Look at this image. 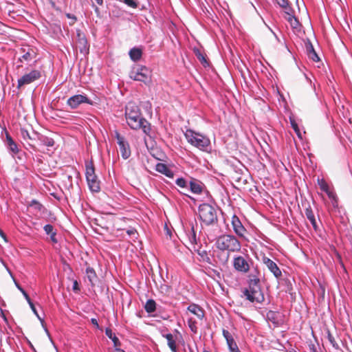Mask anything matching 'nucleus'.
<instances>
[{"instance_id":"nucleus-1","label":"nucleus","mask_w":352,"mask_h":352,"mask_svg":"<svg viewBox=\"0 0 352 352\" xmlns=\"http://www.w3.org/2000/svg\"><path fill=\"white\" fill-rule=\"evenodd\" d=\"M125 117L128 125L135 130L142 129L143 132L149 135L151 131L150 123L142 117L139 107L133 102H129L126 106Z\"/></svg>"},{"instance_id":"nucleus-2","label":"nucleus","mask_w":352,"mask_h":352,"mask_svg":"<svg viewBox=\"0 0 352 352\" xmlns=\"http://www.w3.org/2000/svg\"><path fill=\"white\" fill-rule=\"evenodd\" d=\"M249 277L248 287L244 289L243 295L251 302L261 303L263 302L265 297L260 285V279L252 274Z\"/></svg>"},{"instance_id":"nucleus-3","label":"nucleus","mask_w":352,"mask_h":352,"mask_svg":"<svg viewBox=\"0 0 352 352\" xmlns=\"http://www.w3.org/2000/svg\"><path fill=\"white\" fill-rule=\"evenodd\" d=\"M215 246L221 251H228V252H239L241 248L240 241L232 234L219 236L216 240Z\"/></svg>"},{"instance_id":"nucleus-4","label":"nucleus","mask_w":352,"mask_h":352,"mask_svg":"<svg viewBox=\"0 0 352 352\" xmlns=\"http://www.w3.org/2000/svg\"><path fill=\"white\" fill-rule=\"evenodd\" d=\"M184 136L189 144L200 150L207 151L208 147H210V141L209 138L201 133L191 129H187Z\"/></svg>"},{"instance_id":"nucleus-5","label":"nucleus","mask_w":352,"mask_h":352,"mask_svg":"<svg viewBox=\"0 0 352 352\" xmlns=\"http://www.w3.org/2000/svg\"><path fill=\"white\" fill-rule=\"evenodd\" d=\"M199 216L200 219L206 226L212 225L217 222L216 209L208 204H202L199 207Z\"/></svg>"},{"instance_id":"nucleus-6","label":"nucleus","mask_w":352,"mask_h":352,"mask_svg":"<svg viewBox=\"0 0 352 352\" xmlns=\"http://www.w3.org/2000/svg\"><path fill=\"white\" fill-rule=\"evenodd\" d=\"M130 78L134 80L140 81L146 85L151 83V71L145 66H141L134 68L129 75Z\"/></svg>"},{"instance_id":"nucleus-7","label":"nucleus","mask_w":352,"mask_h":352,"mask_svg":"<svg viewBox=\"0 0 352 352\" xmlns=\"http://www.w3.org/2000/svg\"><path fill=\"white\" fill-rule=\"evenodd\" d=\"M41 77V73L38 70H32L30 72L24 74L18 80V88L25 85H29Z\"/></svg>"},{"instance_id":"nucleus-8","label":"nucleus","mask_w":352,"mask_h":352,"mask_svg":"<svg viewBox=\"0 0 352 352\" xmlns=\"http://www.w3.org/2000/svg\"><path fill=\"white\" fill-rule=\"evenodd\" d=\"M116 138L119 145L121 155L124 159H127L131 155V149L128 142L118 131H116Z\"/></svg>"},{"instance_id":"nucleus-9","label":"nucleus","mask_w":352,"mask_h":352,"mask_svg":"<svg viewBox=\"0 0 352 352\" xmlns=\"http://www.w3.org/2000/svg\"><path fill=\"white\" fill-rule=\"evenodd\" d=\"M233 267L239 272L247 273L250 269V261L242 256H235L233 260Z\"/></svg>"},{"instance_id":"nucleus-10","label":"nucleus","mask_w":352,"mask_h":352,"mask_svg":"<svg viewBox=\"0 0 352 352\" xmlns=\"http://www.w3.org/2000/svg\"><path fill=\"white\" fill-rule=\"evenodd\" d=\"M6 142L7 146L12 153L13 157L17 156V158L21 160L24 153L19 148L17 144L14 141L8 132L6 133Z\"/></svg>"},{"instance_id":"nucleus-11","label":"nucleus","mask_w":352,"mask_h":352,"mask_svg":"<svg viewBox=\"0 0 352 352\" xmlns=\"http://www.w3.org/2000/svg\"><path fill=\"white\" fill-rule=\"evenodd\" d=\"M82 103L91 104V102L86 96L81 94L73 96L67 101V104L72 109H76Z\"/></svg>"},{"instance_id":"nucleus-12","label":"nucleus","mask_w":352,"mask_h":352,"mask_svg":"<svg viewBox=\"0 0 352 352\" xmlns=\"http://www.w3.org/2000/svg\"><path fill=\"white\" fill-rule=\"evenodd\" d=\"M262 261L276 278H280L282 272L275 262L267 256H263Z\"/></svg>"},{"instance_id":"nucleus-13","label":"nucleus","mask_w":352,"mask_h":352,"mask_svg":"<svg viewBox=\"0 0 352 352\" xmlns=\"http://www.w3.org/2000/svg\"><path fill=\"white\" fill-rule=\"evenodd\" d=\"M232 226L234 232L239 237H245L246 229L244 228L239 218L236 215H233L232 218Z\"/></svg>"},{"instance_id":"nucleus-14","label":"nucleus","mask_w":352,"mask_h":352,"mask_svg":"<svg viewBox=\"0 0 352 352\" xmlns=\"http://www.w3.org/2000/svg\"><path fill=\"white\" fill-rule=\"evenodd\" d=\"M223 336L226 340V342L230 352H241L232 334L226 329H223Z\"/></svg>"},{"instance_id":"nucleus-15","label":"nucleus","mask_w":352,"mask_h":352,"mask_svg":"<svg viewBox=\"0 0 352 352\" xmlns=\"http://www.w3.org/2000/svg\"><path fill=\"white\" fill-rule=\"evenodd\" d=\"M267 319L272 322L276 326H279L283 324V321L281 318V315L278 311H269L266 315Z\"/></svg>"},{"instance_id":"nucleus-16","label":"nucleus","mask_w":352,"mask_h":352,"mask_svg":"<svg viewBox=\"0 0 352 352\" xmlns=\"http://www.w3.org/2000/svg\"><path fill=\"white\" fill-rule=\"evenodd\" d=\"M90 190L93 192H99L100 190V181L96 175H91L86 178Z\"/></svg>"},{"instance_id":"nucleus-17","label":"nucleus","mask_w":352,"mask_h":352,"mask_svg":"<svg viewBox=\"0 0 352 352\" xmlns=\"http://www.w3.org/2000/svg\"><path fill=\"white\" fill-rule=\"evenodd\" d=\"M21 50H23L24 54L19 58L21 62H30L36 58V54L34 50L28 47L27 50L25 48H22Z\"/></svg>"},{"instance_id":"nucleus-18","label":"nucleus","mask_w":352,"mask_h":352,"mask_svg":"<svg viewBox=\"0 0 352 352\" xmlns=\"http://www.w3.org/2000/svg\"><path fill=\"white\" fill-rule=\"evenodd\" d=\"M21 134L22 136L23 140L31 147L33 148H35V146L33 144V142L35 140V133H33V135L30 134V133L27 131L26 129H21Z\"/></svg>"},{"instance_id":"nucleus-19","label":"nucleus","mask_w":352,"mask_h":352,"mask_svg":"<svg viewBox=\"0 0 352 352\" xmlns=\"http://www.w3.org/2000/svg\"><path fill=\"white\" fill-rule=\"evenodd\" d=\"M155 170L157 172L165 175L166 177H168L169 178H173V176H174L173 172L165 164L157 163L156 165Z\"/></svg>"},{"instance_id":"nucleus-20","label":"nucleus","mask_w":352,"mask_h":352,"mask_svg":"<svg viewBox=\"0 0 352 352\" xmlns=\"http://www.w3.org/2000/svg\"><path fill=\"white\" fill-rule=\"evenodd\" d=\"M204 187V184L198 180L192 179L190 182V190L195 194H201L203 191Z\"/></svg>"},{"instance_id":"nucleus-21","label":"nucleus","mask_w":352,"mask_h":352,"mask_svg":"<svg viewBox=\"0 0 352 352\" xmlns=\"http://www.w3.org/2000/svg\"><path fill=\"white\" fill-rule=\"evenodd\" d=\"M305 46H306L307 54L309 58L315 62L319 61L320 58H319L317 53L316 52V51L314 48V46L311 44V43L310 42V41H307V42L305 43Z\"/></svg>"},{"instance_id":"nucleus-22","label":"nucleus","mask_w":352,"mask_h":352,"mask_svg":"<svg viewBox=\"0 0 352 352\" xmlns=\"http://www.w3.org/2000/svg\"><path fill=\"white\" fill-rule=\"evenodd\" d=\"M188 310L192 314L195 315L199 319L202 320L204 317V311L197 305L192 304L188 307Z\"/></svg>"},{"instance_id":"nucleus-23","label":"nucleus","mask_w":352,"mask_h":352,"mask_svg":"<svg viewBox=\"0 0 352 352\" xmlns=\"http://www.w3.org/2000/svg\"><path fill=\"white\" fill-rule=\"evenodd\" d=\"M285 17L293 29L297 30H300V23L298 19L294 16V11L286 14Z\"/></svg>"},{"instance_id":"nucleus-24","label":"nucleus","mask_w":352,"mask_h":352,"mask_svg":"<svg viewBox=\"0 0 352 352\" xmlns=\"http://www.w3.org/2000/svg\"><path fill=\"white\" fill-rule=\"evenodd\" d=\"M167 340V344L172 352H177V346L176 344V337L171 333H167L164 336Z\"/></svg>"},{"instance_id":"nucleus-25","label":"nucleus","mask_w":352,"mask_h":352,"mask_svg":"<svg viewBox=\"0 0 352 352\" xmlns=\"http://www.w3.org/2000/svg\"><path fill=\"white\" fill-rule=\"evenodd\" d=\"M86 274L91 286H94L98 280V276L95 270L92 267H88L86 269Z\"/></svg>"},{"instance_id":"nucleus-26","label":"nucleus","mask_w":352,"mask_h":352,"mask_svg":"<svg viewBox=\"0 0 352 352\" xmlns=\"http://www.w3.org/2000/svg\"><path fill=\"white\" fill-rule=\"evenodd\" d=\"M131 59L133 61H138L142 56V50L138 47H133L129 52Z\"/></svg>"},{"instance_id":"nucleus-27","label":"nucleus","mask_w":352,"mask_h":352,"mask_svg":"<svg viewBox=\"0 0 352 352\" xmlns=\"http://www.w3.org/2000/svg\"><path fill=\"white\" fill-rule=\"evenodd\" d=\"M193 52L197 58L205 67L209 66V63L207 60L205 54L201 52V50L198 48H194Z\"/></svg>"},{"instance_id":"nucleus-28","label":"nucleus","mask_w":352,"mask_h":352,"mask_svg":"<svg viewBox=\"0 0 352 352\" xmlns=\"http://www.w3.org/2000/svg\"><path fill=\"white\" fill-rule=\"evenodd\" d=\"M276 3L284 10L285 15L293 11L288 0H275Z\"/></svg>"},{"instance_id":"nucleus-29","label":"nucleus","mask_w":352,"mask_h":352,"mask_svg":"<svg viewBox=\"0 0 352 352\" xmlns=\"http://www.w3.org/2000/svg\"><path fill=\"white\" fill-rule=\"evenodd\" d=\"M105 334L109 339H111L113 341L114 346H120L121 343L119 339L112 332V330L110 328L106 329Z\"/></svg>"},{"instance_id":"nucleus-30","label":"nucleus","mask_w":352,"mask_h":352,"mask_svg":"<svg viewBox=\"0 0 352 352\" xmlns=\"http://www.w3.org/2000/svg\"><path fill=\"white\" fill-rule=\"evenodd\" d=\"M144 309L147 313H152L156 309V302L153 299H149L146 301Z\"/></svg>"},{"instance_id":"nucleus-31","label":"nucleus","mask_w":352,"mask_h":352,"mask_svg":"<svg viewBox=\"0 0 352 352\" xmlns=\"http://www.w3.org/2000/svg\"><path fill=\"white\" fill-rule=\"evenodd\" d=\"M327 338L329 342L331 344L333 348L336 349H340V345L338 342H337L336 338H339L338 336L336 338L328 330L327 331Z\"/></svg>"},{"instance_id":"nucleus-32","label":"nucleus","mask_w":352,"mask_h":352,"mask_svg":"<svg viewBox=\"0 0 352 352\" xmlns=\"http://www.w3.org/2000/svg\"><path fill=\"white\" fill-rule=\"evenodd\" d=\"M39 140L41 142V144L46 146H53L54 144V140L47 136L41 135L39 137Z\"/></svg>"},{"instance_id":"nucleus-33","label":"nucleus","mask_w":352,"mask_h":352,"mask_svg":"<svg viewBox=\"0 0 352 352\" xmlns=\"http://www.w3.org/2000/svg\"><path fill=\"white\" fill-rule=\"evenodd\" d=\"M28 206L36 212H41L43 209V205L35 199L31 201Z\"/></svg>"},{"instance_id":"nucleus-34","label":"nucleus","mask_w":352,"mask_h":352,"mask_svg":"<svg viewBox=\"0 0 352 352\" xmlns=\"http://www.w3.org/2000/svg\"><path fill=\"white\" fill-rule=\"evenodd\" d=\"M326 193L327 194L329 198L331 199L333 206H337L338 203V198L336 192L329 189L327 192H326Z\"/></svg>"},{"instance_id":"nucleus-35","label":"nucleus","mask_w":352,"mask_h":352,"mask_svg":"<svg viewBox=\"0 0 352 352\" xmlns=\"http://www.w3.org/2000/svg\"><path fill=\"white\" fill-rule=\"evenodd\" d=\"M290 124L292 127V129L294 130L295 133L298 135V138H302V135L300 131V129L298 128V124L295 121L294 119L290 118Z\"/></svg>"},{"instance_id":"nucleus-36","label":"nucleus","mask_w":352,"mask_h":352,"mask_svg":"<svg viewBox=\"0 0 352 352\" xmlns=\"http://www.w3.org/2000/svg\"><path fill=\"white\" fill-rule=\"evenodd\" d=\"M318 183L321 190L326 192L330 189L328 184L325 182V180L318 179Z\"/></svg>"},{"instance_id":"nucleus-37","label":"nucleus","mask_w":352,"mask_h":352,"mask_svg":"<svg viewBox=\"0 0 352 352\" xmlns=\"http://www.w3.org/2000/svg\"><path fill=\"white\" fill-rule=\"evenodd\" d=\"M95 174V169L92 164H87L86 166V178L91 176L94 175Z\"/></svg>"},{"instance_id":"nucleus-38","label":"nucleus","mask_w":352,"mask_h":352,"mask_svg":"<svg viewBox=\"0 0 352 352\" xmlns=\"http://www.w3.org/2000/svg\"><path fill=\"white\" fill-rule=\"evenodd\" d=\"M189 240L192 245L197 244L196 234L194 231L193 227H192V228H191V232H190V235L189 236Z\"/></svg>"},{"instance_id":"nucleus-39","label":"nucleus","mask_w":352,"mask_h":352,"mask_svg":"<svg viewBox=\"0 0 352 352\" xmlns=\"http://www.w3.org/2000/svg\"><path fill=\"white\" fill-rule=\"evenodd\" d=\"M176 184L178 186L181 188H186L187 187V182L185 179L183 177H180L176 179Z\"/></svg>"},{"instance_id":"nucleus-40","label":"nucleus","mask_w":352,"mask_h":352,"mask_svg":"<svg viewBox=\"0 0 352 352\" xmlns=\"http://www.w3.org/2000/svg\"><path fill=\"white\" fill-rule=\"evenodd\" d=\"M305 215L308 219L315 217L314 212L310 206L305 209Z\"/></svg>"},{"instance_id":"nucleus-41","label":"nucleus","mask_w":352,"mask_h":352,"mask_svg":"<svg viewBox=\"0 0 352 352\" xmlns=\"http://www.w3.org/2000/svg\"><path fill=\"white\" fill-rule=\"evenodd\" d=\"M128 6L132 8H136L138 7V4L134 1V0H121Z\"/></svg>"},{"instance_id":"nucleus-42","label":"nucleus","mask_w":352,"mask_h":352,"mask_svg":"<svg viewBox=\"0 0 352 352\" xmlns=\"http://www.w3.org/2000/svg\"><path fill=\"white\" fill-rule=\"evenodd\" d=\"M126 233L129 236H132L135 239H137V237L138 236V233L137 230L133 228L126 230Z\"/></svg>"},{"instance_id":"nucleus-43","label":"nucleus","mask_w":352,"mask_h":352,"mask_svg":"<svg viewBox=\"0 0 352 352\" xmlns=\"http://www.w3.org/2000/svg\"><path fill=\"white\" fill-rule=\"evenodd\" d=\"M188 326L190 328L191 331L194 333L197 332V327L195 324V321H194L192 319H189L188 321Z\"/></svg>"},{"instance_id":"nucleus-44","label":"nucleus","mask_w":352,"mask_h":352,"mask_svg":"<svg viewBox=\"0 0 352 352\" xmlns=\"http://www.w3.org/2000/svg\"><path fill=\"white\" fill-rule=\"evenodd\" d=\"M43 228L47 234H50L54 232L53 226L50 224L45 225Z\"/></svg>"},{"instance_id":"nucleus-45","label":"nucleus","mask_w":352,"mask_h":352,"mask_svg":"<svg viewBox=\"0 0 352 352\" xmlns=\"http://www.w3.org/2000/svg\"><path fill=\"white\" fill-rule=\"evenodd\" d=\"M28 304H29V305H30V307L31 309H32V311L34 312V314H35V315H36L38 318H39V316H38V313H37V311H36V307H35L34 305L33 304V302H32V300H30V302H28Z\"/></svg>"},{"instance_id":"nucleus-46","label":"nucleus","mask_w":352,"mask_h":352,"mask_svg":"<svg viewBox=\"0 0 352 352\" xmlns=\"http://www.w3.org/2000/svg\"><path fill=\"white\" fill-rule=\"evenodd\" d=\"M309 220L311 222V223L313 228H314V230H316L318 229V225H317V223H316V218L314 217V218L310 219Z\"/></svg>"},{"instance_id":"nucleus-47","label":"nucleus","mask_w":352,"mask_h":352,"mask_svg":"<svg viewBox=\"0 0 352 352\" xmlns=\"http://www.w3.org/2000/svg\"><path fill=\"white\" fill-rule=\"evenodd\" d=\"M50 239H51L52 241L54 243H56L58 242V241L56 238V232H54L53 233L50 234Z\"/></svg>"},{"instance_id":"nucleus-48","label":"nucleus","mask_w":352,"mask_h":352,"mask_svg":"<svg viewBox=\"0 0 352 352\" xmlns=\"http://www.w3.org/2000/svg\"><path fill=\"white\" fill-rule=\"evenodd\" d=\"M73 290L74 292H78L80 290L77 280H74L73 283Z\"/></svg>"},{"instance_id":"nucleus-49","label":"nucleus","mask_w":352,"mask_h":352,"mask_svg":"<svg viewBox=\"0 0 352 352\" xmlns=\"http://www.w3.org/2000/svg\"><path fill=\"white\" fill-rule=\"evenodd\" d=\"M91 323H92L94 326H96L98 329H99V328H100L99 324H98V320H97L96 318H91Z\"/></svg>"},{"instance_id":"nucleus-50","label":"nucleus","mask_w":352,"mask_h":352,"mask_svg":"<svg viewBox=\"0 0 352 352\" xmlns=\"http://www.w3.org/2000/svg\"><path fill=\"white\" fill-rule=\"evenodd\" d=\"M22 294H23V296L25 297V298L26 299L28 302L31 300L30 296H28V294H27V292L25 291H23Z\"/></svg>"},{"instance_id":"nucleus-51","label":"nucleus","mask_w":352,"mask_h":352,"mask_svg":"<svg viewBox=\"0 0 352 352\" xmlns=\"http://www.w3.org/2000/svg\"><path fill=\"white\" fill-rule=\"evenodd\" d=\"M80 43L82 44L84 46L87 43V40L85 36L82 35V38H79Z\"/></svg>"},{"instance_id":"nucleus-52","label":"nucleus","mask_w":352,"mask_h":352,"mask_svg":"<svg viewBox=\"0 0 352 352\" xmlns=\"http://www.w3.org/2000/svg\"><path fill=\"white\" fill-rule=\"evenodd\" d=\"M0 235L4 239L5 241H7L6 234L1 230H0Z\"/></svg>"},{"instance_id":"nucleus-53","label":"nucleus","mask_w":352,"mask_h":352,"mask_svg":"<svg viewBox=\"0 0 352 352\" xmlns=\"http://www.w3.org/2000/svg\"><path fill=\"white\" fill-rule=\"evenodd\" d=\"M114 352H125L124 350L121 349L120 346H114Z\"/></svg>"},{"instance_id":"nucleus-54","label":"nucleus","mask_w":352,"mask_h":352,"mask_svg":"<svg viewBox=\"0 0 352 352\" xmlns=\"http://www.w3.org/2000/svg\"><path fill=\"white\" fill-rule=\"evenodd\" d=\"M96 1V3L100 5V6H102V3H103V0H95Z\"/></svg>"},{"instance_id":"nucleus-55","label":"nucleus","mask_w":352,"mask_h":352,"mask_svg":"<svg viewBox=\"0 0 352 352\" xmlns=\"http://www.w3.org/2000/svg\"><path fill=\"white\" fill-rule=\"evenodd\" d=\"M1 316H2V318H3L5 320H7V318H6V316H5V314H4V313H3V311H2V313H1Z\"/></svg>"},{"instance_id":"nucleus-56","label":"nucleus","mask_w":352,"mask_h":352,"mask_svg":"<svg viewBox=\"0 0 352 352\" xmlns=\"http://www.w3.org/2000/svg\"><path fill=\"white\" fill-rule=\"evenodd\" d=\"M67 16L68 18H73V19H74L76 20V17H75V16H72L70 14H67Z\"/></svg>"},{"instance_id":"nucleus-57","label":"nucleus","mask_w":352,"mask_h":352,"mask_svg":"<svg viewBox=\"0 0 352 352\" xmlns=\"http://www.w3.org/2000/svg\"><path fill=\"white\" fill-rule=\"evenodd\" d=\"M3 23L0 21V31L2 30V28L3 27Z\"/></svg>"},{"instance_id":"nucleus-58","label":"nucleus","mask_w":352,"mask_h":352,"mask_svg":"<svg viewBox=\"0 0 352 352\" xmlns=\"http://www.w3.org/2000/svg\"><path fill=\"white\" fill-rule=\"evenodd\" d=\"M95 11L96 12H99V8L96 6H95Z\"/></svg>"},{"instance_id":"nucleus-59","label":"nucleus","mask_w":352,"mask_h":352,"mask_svg":"<svg viewBox=\"0 0 352 352\" xmlns=\"http://www.w3.org/2000/svg\"><path fill=\"white\" fill-rule=\"evenodd\" d=\"M15 285L18 289L21 287L16 281H15Z\"/></svg>"},{"instance_id":"nucleus-60","label":"nucleus","mask_w":352,"mask_h":352,"mask_svg":"<svg viewBox=\"0 0 352 352\" xmlns=\"http://www.w3.org/2000/svg\"><path fill=\"white\" fill-rule=\"evenodd\" d=\"M19 289L21 291V293H23V291H25L21 287H20Z\"/></svg>"},{"instance_id":"nucleus-61","label":"nucleus","mask_w":352,"mask_h":352,"mask_svg":"<svg viewBox=\"0 0 352 352\" xmlns=\"http://www.w3.org/2000/svg\"><path fill=\"white\" fill-rule=\"evenodd\" d=\"M166 233H167V234L170 236V232L168 230H166Z\"/></svg>"},{"instance_id":"nucleus-62","label":"nucleus","mask_w":352,"mask_h":352,"mask_svg":"<svg viewBox=\"0 0 352 352\" xmlns=\"http://www.w3.org/2000/svg\"><path fill=\"white\" fill-rule=\"evenodd\" d=\"M203 352H210V351L204 350Z\"/></svg>"}]
</instances>
